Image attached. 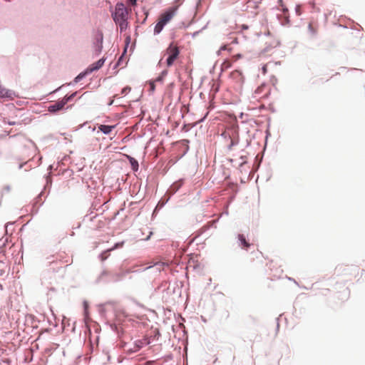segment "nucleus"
Masks as SVG:
<instances>
[{
  "mask_svg": "<svg viewBox=\"0 0 365 365\" xmlns=\"http://www.w3.org/2000/svg\"><path fill=\"white\" fill-rule=\"evenodd\" d=\"M128 14L129 10L125 6L124 4L121 2L116 4L113 18L114 21L119 25L120 31L125 30L128 26Z\"/></svg>",
  "mask_w": 365,
  "mask_h": 365,
  "instance_id": "1",
  "label": "nucleus"
},
{
  "mask_svg": "<svg viewBox=\"0 0 365 365\" xmlns=\"http://www.w3.org/2000/svg\"><path fill=\"white\" fill-rule=\"evenodd\" d=\"M178 10V6L170 7L167 9L165 12L160 14L158 18V21L157 22L155 28H154V34H159L164 26L168 24L172 19L175 16Z\"/></svg>",
  "mask_w": 365,
  "mask_h": 365,
  "instance_id": "2",
  "label": "nucleus"
},
{
  "mask_svg": "<svg viewBox=\"0 0 365 365\" xmlns=\"http://www.w3.org/2000/svg\"><path fill=\"white\" fill-rule=\"evenodd\" d=\"M165 53L168 55V57L166 60L167 66L170 67L173 65L175 61L178 58L180 55V50L175 43H171L166 48Z\"/></svg>",
  "mask_w": 365,
  "mask_h": 365,
  "instance_id": "3",
  "label": "nucleus"
},
{
  "mask_svg": "<svg viewBox=\"0 0 365 365\" xmlns=\"http://www.w3.org/2000/svg\"><path fill=\"white\" fill-rule=\"evenodd\" d=\"M76 95V93H73L70 96H66L63 99L50 105L48 107V110L51 113H56L62 110L68 102L71 101Z\"/></svg>",
  "mask_w": 365,
  "mask_h": 365,
  "instance_id": "4",
  "label": "nucleus"
},
{
  "mask_svg": "<svg viewBox=\"0 0 365 365\" xmlns=\"http://www.w3.org/2000/svg\"><path fill=\"white\" fill-rule=\"evenodd\" d=\"M271 92V88L269 85L265 83H262L261 86H258L253 93V97L257 100H261L264 98H267Z\"/></svg>",
  "mask_w": 365,
  "mask_h": 365,
  "instance_id": "5",
  "label": "nucleus"
},
{
  "mask_svg": "<svg viewBox=\"0 0 365 365\" xmlns=\"http://www.w3.org/2000/svg\"><path fill=\"white\" fill-rule=\"evenodd\" d=\"M16 96L15 93L11 90H8L1 85H0V97L9 100L14 99Z\"/></svg>",
  "mask_w": 365,
  "mask_h": 365,
  "instance_id": "6",
  "label": "nucleus"
},
{
  "mask_svg": "<svg viewBox=\"0 0 365 365\" xmlns=\"http://www.w3.org/2000/svg\"><path fill=\"white\" fill-rule=\"evenodd\" d=\"M104 62H105V59L104 58H101L99 59L98 61L93 63V64H91L88 68V70L92 72L93 71H96L99 68H101L103 64H104Z\"/></svg>",
  "mask_w": 365,
  "mask_h": 365,
  "instance_id": "7",
  "label": "nucleus"
},
{
  "mask_svg": "<svg viewBox=\"0 0 365 365\" xmlns=\"http://www.w3.org/2000/svg\"><path fill=\"white\" fill-rule=\"evenodd\" d=\"M115 128V125H100L98 126L99 130H101L104 134H109L111 133L113 129Z\"/></svg>",
  "mask_w": 365,
  "mask_h": 365,
  "instance_id": "8",
  "label": "nucleus"
},
{
  "mask_svg": "<svg viewBox=\"0 0 365 365\" xmlns=\"http://www.w3.org/2000/svg\"><path fill=\"white\" fill-rule=\"evenodd\" d=\"M238 239L241 242L242 248L247 250L250 247V244L247 242L245 237L243 235H238Z\"/></svg>",
  "mask_w": 365,
  "mask_h": 365,
  "instance_id": "9",
  "label": "nucleus"
},
{
  "mask_svg": "<svg viewBox=\"0 0 365 365\" xmlns=\"http://www.w3.org/2000/svg\"><path fill=\"white\" fill-rule=\"evenodd\" d=\"M148 342L146 340H144V341H140V340H138L135 342V349L133 350V351H137L138 350H139L140 349H141L143 346H145V344H147Z\"/></svg>",
  "mask_w": 365,
  "mask_h": 365,
  "instance_id": "10",
  "label": "nucleus"
},
{
  "mask_svg": "<svg viewBox=\"0 0 365 365\" xmlns=\"http://www.w3.org/2000/svg\"><path fill=\"white\" fill-rule=\"evenodd\" d=\"M279 3L280 6L282 7V11H283L284 15L285 16L286 22H287V24H288L289 21V16L287 15V14L288 12V9L283 6L282 0H279Z\"/></svg>",
  "mask_w": 365,
  "mask_h": 365,
  "instance_id": "11",
  "label": "nucleus"
},
{
  "mask_svg": "<svg viewBox=\"0 0 365 365\" xmlns=\"http://www.w3.org/2000/svg\"><path fill=\"white\" fill-rule=\"evenodd\" d=\"M308 28L312 34L314 35L317 34V27L315 25H314L312 23L309 24Z\"/></svg>",
  "mask_w": 365,
  "mask_h": 365,
  "instance_id": "12",
  "label": "nucleus"
},
{
  "mask_svg": "<svg viewBox=\"0 0 365 365\" xmlns=\"http://www.w3.org/2000/svg\"><path fill=\"white\" fill-rule=\"evenodd\" d=\"M130 163H131V165H132V168L134 170H137L138 168V163L137 160H135V159L133 158H131L130 160Z\"/></svg>",
  "mask_w": 365,
  "mask_h": 365,
  "instance_id": "13",
  "label": "nucleus"
},
{
  "mask_svg": "<svg viewBox=\"0 0 365 365\" xmlns=\"http://www.w3.org/2000/svg\"><path fill=\"white\" fill-rule=\"evenodd\" d=\"M110 252V250H108L104 251L101 254V257L102 261L106 260L108 257Z\"/></svg>",
  "mask_w": 365,
  "mask_h": 365,
  "instance_id": "14",
  "label": "nucleus"
},
{
  "mask_svg": "<svg viewBox=\"0 0 365 365\" xmlns=\"http://www.w3.org/2000/svg\"><path fill=\"white\" fill-rule=\"evenodd\" d=\"M103 35L101 34V36H100V43L99 45L97 46V51H98V53H99L101 51V49L103 48Z\"/></svg>",
  "mask_w": 365,
  "mask_h": 365,
  "instance_id": "15",
  "label": "nucleus"
},
{
  "mask_svg": "<svg viewBox=\"0 0 365 365\" xmlns=\"http://www.w3.org/2000/svg\"><path fill=\"white\" fill-rule=\"evenodd\" d=\"M123 245V242L116 243L112 248L109 249V250L113 251L118 247H121Z\"/></svg>",
  "mask_w": 365,
  "mask_h": 365,
  "instance_id": "16",
  "label": "nucleus"
},
{
  "mask_svg": "<svg viewBox=\"0 0 365 365\" xmlns=\"http://www.w3.org/2000/svg\"><path fill=\"white\" fill-rule=\"evenodd\" d=\"M130 88L128 87V86H126L125 88H123L121 91V94L123 95H125L126 93H128V92H130Z\"/></svg>",
  "mask_w": 365,
  "mask_h": 365,
  "instance_id": "17",
  "label": "nucleus"
},
{
  "mask_svg": "<svg viewBox=\"0 0 365 365\" xmlns=\"http://www.w3.org/2000/svg\"><path fill=\"white\" fill-rule=\"evenodd\" d=\"M237 143V142H235V141H234L232 139H230V145L228 146L229 150H231V149H232V146H233V145H236Z\"/></svg>",
  "mask_w": 365,
  "mask_h": 365,
  "instance_id": "18",
  "label": "nucleus"
},
{
  "mask_svg": "<svg viewBox=\"0 0 365 365\" xmlns=\"http://www.w3.org/2000/svg\"><path fill=\"white\" fill-rule=\"evenodd\" d=\"M225 50L230 51V49L228 48L227 45H224V46H221L220 51H225Z\"/></svg>",
  "mask_w": 365,
  "mask_h": 365,
  "instance_id": "19",
  "label": "nucleus"
},
{
  "mask_svg": "<svg viewBox=\"0 0 365 365\" xmlns=\"http://www.w3.org/2000/svg\"><path fill=\"white\" fill-rule=\"evenodd\" d=\"M242 58V55H241V54H237V55H235V56H233V58H234L235 61H236V60H237V59H240V58Z\"/></svg>",
  "mask_w": 365,
  "mask_h": 365,
  "instance_id": "20",
  "label": "nucleus"
},
{
  "mask_svg": "<svg viewBox=\"0 0 365 365\" xmlns=\"http://www.w3.org/2000/svg\"><path fill=\"white\" fill-rule=\"evenodd\" d=\"M223 66L226 67V68L229 67L230 66V63L229 62H224Z\"/></svg>",
  "mask_w": 365,
  "mask_h": 365,
  "instance_id": "21",
  "label": "nucleus"
},
{
  "mask_svg": "<svg viewBox=\"0 0 365 365\" xmlns=\"http://www.w3.org/2000/svg\"><path fill=\"white\" fill-rule=\"evenodd\" d=\"M130 1V3L132 4V5H135L136 4V1L137 0H128Z\"/></svg>",
  "mask_w": 365,
  "mask_h": 365,
  "instance_id": "22",
  "label": "nucleus"
},
{
  "mask_svg": "<svg viewBox=\"0 0 365 365\" xmlns=\"http://www.w3.org/2000/svg\"><path fill=\"white\" fill-rule=\"evenodd\" d=\"M150 88H151V90H152V91H154V89H155V85H154V83H150Z\"/></svg>",
  "mask_w": 365,
  "mask_h": 365,
  "instance_id": "23",
  "label": "nucleus"
},
{
  "mask_svg": "<svg viewBox=\"0 0 365 365\" xmlns=\"http://www.w3.org/2000/svg\"><path fill=\"white\" fill-rule=\"evenodd\" d=\"M266 71H267V70H266V67H265V66H264V67H263V73H266Z\"/></svg>",
  "mask_w": 365,
  "mask_h": 365,
  "instance_id": "24",
  "label": "nucleus"
},
{
  "mask_svg": "<svg viewBox=\"0 0 365 365\" xmlns=\"http://www.w3.org/2000/svg\"><path fill=\"white\" fill-rule=\"evenodd\" d=\"M297 13L298 14V15H300V13H299V8H297Z\"/></svg>",
  "mask_w": 365,
  "mask_h": 365,
  "instance_id": "25",
  "label": "nucleus"
},
{
  "mask_svg": "<svg viewBox=\"0 0 365 365\" xmlns=\"http://www.w3.org/2000/svg\"><path fill=\"white\" fill-rule=\"evenodd\" d=\"M237 39L235 38L233 40V41H232V42H233V43H237Z\"/></svg>",
  "mask_w": 365,
  "mask_h": 365,
  "instance_id": "26",
  "label": "nucleus"
},
{
  "mask_svg": "<svg viewBox=\"0 0 365 365\" xmlns=\"http://www.w3.org/2000/svg\"><path fill=\"white\" fill-rule=\"evenodd\" d=\"M81 78V76L79 75V76H78L76 77V79H78V78Z\"/></svg>",
  "mask_w": 365,
  "mask_h": 365,
  "instance_id": "27",
  "label": "nucleus"
},
{
  "mask_svg": "<svg viewBox=\"0 0 365 365\" xmlns=\"http://www.w3.org/2000/svg\"><path fill=\"white\" fill-rule=\"evenodd\" d=\"M243 29H247V26H243Z\"/></svg>",
  "mask_w": 365,
  "mask_h": 365,
  "instance_id": "28",
  "label": "nucleus"
}]
</instances>
